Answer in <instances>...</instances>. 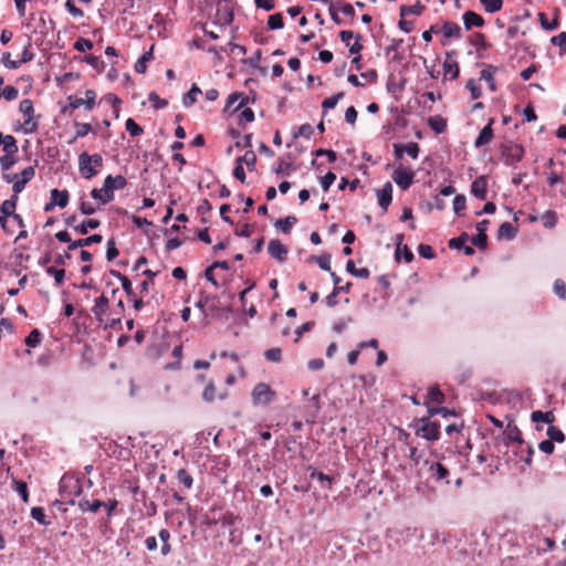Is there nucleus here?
Returning <instances> with one entry per match:
<instances>
[{"label": "nucleus", "mask_w": 566, "mask_h": 566, "mask_svg": "<svg viewBox=\"0 0 566 566\" xmlns=\"http://www.w3.org/2000/svg\"><path fill=\"white\" fill-rule=\"evenodd\" d=\"M428 413H429L430 418L436 415H441L444 418H447L449 416H454L453 410L447 409L444 407H428Z\"/></svg>", "instance_id": "338daca9"}, {"label": "nucleus", "mask_w": 566, "mask_h": 566, "mask_svg": "<svg viewBox=\"0 0 566 566\" xmlns=\"http://www.w3.org/2000/svg\"><path fill=\"white\" fill-rule=\"evenodd\" d=\"M238 101H240L239 105L234 108V112H238L240 111L242 107H244L247 104H249L251 102V98L249 97H245L243 95V93L241 92H234V93H231L227 101H226V106H224V112H227L231 105H233L234 103H237ZM255 98L253 97L252 102H254Z\"/></svg>", "instance_id": "ddd939ff"}, {"label": "nucleus", "mask_w": 566, "mask_h": 566, "mask_svg": "<svg viewBox=\"0 0 566 566\" xmlns=\"http://www.w3.org/2000/svg\"><path fill=\"white\" fill-rule=\"evenodd\" d=\"M40 340H41V333L39 329L34 328L31 331L29 336H27V338H24V344H27V347L35 348L40 344Z\"/></svg>", "instance_id": "603ef678"}, {"label": "nucleus", "mask_w": 566, "mask_h": 566, "mask_svg": "<svg viewBox=\"0 0 566 566\" xmlns=\"http://www.w3.org/2000/svg\"><path fill=\"white\" fill-rule=\"evenodd\" d=\"M126 130L132 136H139L144 133L143 127L130 117L126 120Z\"/></svg>", "instance_id": "052dcab7"}, {"label": "nucleus", "mask_w": 566, "mask_h": 566, "mask_svg": "<svg viewBox=\"0 0 566 566\" xmlns=\"http://www.w3.org/2000/svg\"><path fill=\"white\" fill-rule=\"evenodd\" d=\"M554 293L562 300H566V284L562 279H556L554 282Z\"/></svg>", "instance_id": "774afa93"}, {"label": "nucleus", "mask_w": 566, "mask_h": 566, "mask_svg": "<svg viewBox=\"0 0 566 566\" xmlns=\"http://www.w3.org/2000/svg\"><path fill=\"white\" fill-rule=\"evenodd\" d=\"M268 27L271 30H279L284 28L283 14L280 12L273 13L269 17Z\"/></svg>", "instance_id": "c03bdc74"}, {"label": "nucleus", "mask_w": 566, "mask_h": 566, "mask_svg": "<svg viewBox=\"0 0 566 566\" xmlns=\"http://www.w3.org/2000/svg\"><path fill=\"white\" fill-rule=\"evenodd\" d=\"M443 71L446 74L450 73V80H457L460 75L459 63L446 61L443 63Z\"/></svg>", "instance_id": "de8ad7c7"}, {"label": "nucleus", "mask_w": 566, "mask_h": 566, "mask_svg": "<svg viewBox=\"0 0 566 566\" xmlns=\"http://www.w3.org/2000/svg\"><path fill=\"white\" fill-rule=\"evenodd\" d=\"M465 206H467V200H465L464 195H457L455 198H453L452 209L457 216L462 214V212L465 210Z\"/></svg>", "instance_id": "8fccbe9b"}, {"label": "nucleus", "mask_w": 566, "mask_h": 566, "mask_svg": "<svg viewBox=\"0 0 566 566\" xmlns=\"http://www.w3.org/2000/svg\"><path fill=\"white\" fill-rule=\"evenodd\" d=\"M378 205L384 211H387L388 206L392 203V184L387 181L382 189L377 191Z\"/></svg>", "instance_id": "9b49d317"}, {"label": "nucleus", "mask_w": 566, "mask_h": 566, "mask_svg": "<svg viewBox=\"0 0 566 566\" xmlns=\"http://www.w3.org/2000/svg\"><path fill=\"white\" fill-rule=\"evenodd\" d=\"M93 46V42L84 38H80L75 43H73V49L81 53L92 50Z\"/></svg>", "instance_id": "6e6d98bb"}, {"label": "nucleus", "mask_w": 566, "mask_h": 566, "mask_svg": "<svg viewBox=\"0 0 566 566\" xmlns=\"http://www.w3.org/2000/svg\"><path fill=\"white\" fill-rule=\"evenodd\" d=\"M417 250L419 256L422 259L432 260L436 256L433 248L428 244H419Z\"/></svg>", "instance_id": "69168bd1"}, {"label": "nucleus", "mask_w": 566, "mask_h": 566, "mask_svg": "<svg viewBox=\"0 0 566 566\" xmlns=\"http://www.w3.org/2000/svg\"><path fill=\"white\" fill-rule=\"evenodd\" d=\"M492 125H493V119H491L490 123L479 132V135L474 143L475 147L479 148L483 145H488L491 143L493 135H494Z\"/></svg>", "instance_id": "f3484780"}, {"label": "nucleus", "mask_w": 566, "mask_h": 566, "mask_svg": "<svg viewBox=\"0 0 566 566\" xmlns=\"http://www.w3.org/2000/svg\"><path fill=\"white\" fill-rule=\"evenodd\" d=\"M468 240H469V234L463 232L459 237L451 238L448 242V247H449V249L461 250Z\"/></svg>", "instance_id": "49530a36"}, {"label": "nucleus", "mask_w": 566, "mask_h": 566, "mask_svg": "<svg viewBox=\"0 0 566 566\" xmlns=\"http://www.w3.org/2000/svg\"><path fill=\"white\" fill-rule=\"evenodd\" d=\"M199 94H202V91L196 84H193L188 91V93L185 94L182 97L184 107L188 108L192 106V104L197 101V96Z\"/></svg>", "instance_id": "473e14b6"}, {"label": "nucleus", "mask_w": 566, "mask_h": 566, "mask_svg": "<svg viewBox=\"0 0 566 566\" xmlns=\"http://www.w3.org/2000/svg\"><path fill=\"white\" fill-rule=\"evenodd\" d=\"M177 480H178L179 483H181L184 486H186L188 489H190L192 486V483H193V479L190 475V473L187 472L184 469H179L177 471Z\"/></svg>", "instance_id": "5fc2aeb1"}, {"label": "nucleus", "mask_w": 566, "mask_h": 566, "mask_svg": "<svg viewBox=\"0 0 566 566\" xmlns=\"http://www.w3.org/2000/svg\"><path fill=\"white\" fill-rule=\"evenodd\" d=\"M82 494V485L80 481L67 475H63L60 481V499H55L53 505L56 504H74V497Z\"/></svg>", "instance_id": "f03ea898"}, {"label": "nucleus", "mask_w": 566, "mask_h": 566, "mask_svg": "<svg viewBox=\"0 0 566 566\" xmlns=\"http://www.w3.org/2000/svg\"><path fill=\"white\" fill-rule=\"evenodd\" d=\"M0 146H2L4 154H18L19 151L18 143L13 135L0 133Z\"/></svg>", "instance_id": "a211bd4d"}, {"label": "nucleus", "mask_w": 566, "mask_h": 566, "mask_svg": "<svg viewBox=\"0 0 566 566\" xmlns=\"http://www.w3.org/2000/svg\"><path fill=\"white\" fill-rule=\"evenodd\" d=\"M75 128H76V135L73 139H71L69 142L70 145L75 143L77 140V138H82L93 132L92 125L87 124V123L75 122Z\"/></svg>", "instance_id": "c9c22d12"}, {"label": "nucleus", "mask_w": 566, "mask_h": 566, "mask_svg": "<svg viewBox=\"0 0 566 566\" xmlns=\"http://www.w3.org/2000/svg\"><path fill=\"white\" fill-rule=\"evenodd\" d=\"M19 111L24 117L34 116V106L32 99H21Z\"/></svg>", "instance_id": "09e8293b"}, {"label": "nucleus", "mask_w": 566, "mask_h": 566, "mask_svg": "<svg viewBox=\"0 0 566 566\" xmlns=\"http://www.w3.org/2000/svg\"><path fill=\"white\" fill-rule=\"evenodd\" d=\"M430 478L437 483H450L447 479L450 474L449 469L441 462H432L429 467Z\"/></svg>", "instance_id": "1a4fd4ad"}, {"label": "nucleus", "mask_w": 566, "mask_h": 566, "mask_svg": "<svg viewBox=\"0 0 566 566\" xmlns=\"http://www.w3.org/2000/svg\"><path fill=\"white\" fill-rule=\"evenodd\" d=\"M78 170L82 177L85 179H92L93 177H96L98 171L95 169L93 165L87 163V160H84L83 163V155L81 154L78 156Z\"/></svg>", "instance_id": "412c9836"}, {"label": "nucleus", "mask_w": 566, "mask_h": 566, "mask_svg": "<svg viewBox=\"0 0 566 566\" xmlns=\"http://www.w3.org/2000/svg\"><path fill=\"white\" fill-rule=\"evenodd\" d=\"M442 32L447 39L461 38V27L455 22H450V21L444 22L443 27H442Z\"/></svg>", "instance_id": "bb28decb"}, {"label": "nucleus", "mask_w": 566, "mask_h": 566, "mask_svg": "<svg viewBox=\"0 0 566 566\" xmlns=\"http://www.w3.org/2000/svg\"><path fill=\"white\" fill-rule=\"evenodd\" d=\"M297 222V217H286L285 219H276L274 221V228L277 231L290 233L292 227Z\"/></svg>", "instance_id": "a878e982"}, {"label": "nucleus", "mask_w": 566, "mask_h": 566, "mask_svg": "<svg viewBox=\"0 0 566 566\" xmlns=\"http://www.w3.org/2000/svg\"><path fill=\"white\" fill-rule=\"evenodd\" d=\"M31 516L34 518L41 526H49L51 522L48 520L45 512L42 507L34 506L31 509Z\"/></svg>", "instance_id": "4c0bfd02"}, {"label": "nucleus", "mask_w": 566, "mask_h": 566, "mask_svg": "<svg viewBox=\"0 0 566 566\" xmlns=\"http://www.w3.org/2000/svg\"><path fill=\"white\" fill-rule=\"evenodd\" d=\"M552 43L554 45L558 46L560 54H565L566 53V32L563 31V32L558 33L557 35L553 36Z\"/></svg>", "instance_id": "bf43d9fd"}, {"label": "nucleus", "mask_w": 566, "mask_h": 566, "mask_svg": "<svg viewBox=\"0 0 566 566\" xmlns=\"http://www.w3.org/2000/svg\"><path fill=\"white\" fill-rule=\"evenodd\" d=\"M546 436H547L548 441L558 442V443L565 441V436H564L563 431L558 427L553 426V424L547 427Z\"/></svg>", "instance_id": "f704fd0d"}, {"label": "nucleus", "mask_w": 566, "mask_h": 566, "mask_svg": "<svg viewBox=\"0 0 566 566\" xmlns=\"http://www.w3.org/2000/svg\"><path fill=\"white\" fill-rule=\"evenodd\" d=\"M343 97V93H337L329 98H325L322 102L323 111H329L336 107L338 101Z\"/></svg>", "instance_id": "e2e57ef3"}, {"label": "nucleus", "mask_w": 566, "mask_h": 566, "mask_svg": "<svg viewBox=\"0 0 566 566\" xmlns=\"http://www.w3.org/2000/svg\"><path fill=\"white\" fill-rule=\"evenodd\" d=\"M69 191L66 189L53 188L50 191V200L56 207L65 208L69 205Z\"/></svg>", "instance_id": "dca6fc26"}, {"label": "nucleus", "mask_w": 566, "mask_h": 566, "mask_svg": "<svg viewBox=\"0 0 566 566\" xmlns=\"http://www.w3.org/2000/svg\"><path fill=\"white\" fill-rule=\"evenodd\" d=\"M234 17L232 0H217V13H214L213 24L220 28L229 27Z\"/></svg>", "instance_id": "20e7f679"}, {"label": "nucleus", "mask_w": 566, "mask_h": 566, "mask_svg": "<svg viewBox=\"0 0 566 566\" xmlns=\"http://www.w3.org/2000/svg\"><path fill=\"white\" fill-rule=\"evenodd\" d=\"M172 356L176 359V361L166 364L165 369H167V370H175L180 367V360H181V356H182V346L181 345L175 346V348L172 349Z\"/></svg>", "instance_id": "a19ab883"}, {"label": "nucleus", "mask_w": 566, "mask_h": 566, "mask_svg": "<svg viewBox=\"0 0 566 566\" xmlns=\"http://www.w3.org/2000/svg\"><path fill=\"white\" fill-rule=\"evenodd\" d=\"M109 300L106 295L102 294L95 300L93 313L98 322H102V317L107 312Z\"/></svg>", "instance_id": "6ab92c4d"}, {"label": "nucleus", "mask_w": 566, "mask_h": 566, "mask_svg": "<svg viewBox=\"0 0 566 566\" xmlns=\"http://www.w3.org/2000/svg\"><path fill=\"white\" fill-rule=\"evenodd\" d=\"M307 470L310 471V478L312 480H316L319 483H326L325 488L327 490L332 489V485L334 483V478L333 476L327 475V474L323 473L322 471H319L317 469H314L312 467H310Z\"/></svg>", "instance_id": "4be33fe9"}, {"label": "nucleus", "mask_w": 566, "mask_h": 566, "mask_svg": "<svg viewBox=\"0 0 566 566\" xmlns=\"http://www.w3.org/2000/svg\"><path fill=\"white\" fill-rule=\"evenodd\" d=\"M334 4H336V9L339 10L345 15H348V17L355 15L354 7L350 3L342 1V0H336V1H334Z\"/></svg>", "instance_id": "680f3d73"}, {"label": "nucleus", "mask_w": 566, "mask_h": 566, "mask_svg": "<svg viewBox=\"0 0 566 566\" xmlns=\"http://www.w3.org/2000/svg\"><path fill=\"white\" fill-rule=\"evenodd\" d=\"M268 251L271 258L279 262H285L289 253V249L279 239L270 240Z\"/></svg>", "instance_id": "6e6552de"}, {"label": "nucleus", "mask_w": 566, "mask_h": 566, "mask_svg": "<svg viewBox=\"0 0 566 566\" xmlns=\"http://www.w3.org/2000/svg\"><path fill=\"white\" fill-rule=\"evenodd\" d=\"M504 437L510 442H516V443H518L521 446L524 443L521 430L513 422H510L506 426V428L504 430Z\"/></svg>", "instance_id": "aec40b11"}, {"label": "nucleus", "mask_w": 566, "mask_h": 566, "mask_svg": "<svg viewBox=\"0 0 566 566\" xmlns=\"http://www.w3.org/2000/svg\"><path fill=\"white\" fill-rule=\"evenodd\" d=\"M98 227H99L98 219H85L82 221L81 224L73 227V230H75V232H78L81 234H86L91 230H96Z\"/></svg>", "instance_id": "cd10ccee"}, {"label": "nucleus", "mask_w": 566, "mask_h": 566, "mask_svg": "<svg viewBox=\"0 0 566 566\" xmlns=\"http://www.w3.org/2000/svg\"><path fill=\"white\" fill-rule=\"evenodd\" d=\"M313 134V128L310 124H303L298 128H296V132L293 133V139H297L300 137H303L305 139H310Z\"/></svg>", "instance_id": "864d4df0"}, {"label": "nucleus", "mask_w": 566, "mask_h": 566, "mask_svg": "<svg viewBox=\"0 0 566 566\" xmlns=\"http://www.w3.org/2000/svg\"><path fill=\"white\" fill-rule=\"evenodd\" d=\"M427 399L431 402L443 403L446 400V396L442 392V390L439 389L438 385H433L428 390Z\"/></svg>", "instance_id": "72a5a7b5"}, {"label": "nucleus", "mask_w": 566, "mask_h": 566, "mask_svg": "<svg viewBox=\"0 0 566 566\" xmlns=\"http://www.w3.org/2000/svg\"><path fill=\"white\" fill-rule=\"evenodd\" d=\"M235 163H240V165L243 166V164L247 166L248 169L251 171L255 169L256 166V156L253 150H247L243 156L239 157Z\"/></svg>", "instance_id": "7c9ffc66"}, {"label": "nucleus", "mask_w": 566, "mask_h": 566, "mask_svg": "<svg viewBox=\"0 0 566 566\" xmlns=\"http://www.w3.org/2000/svg\"><path fill=\"white\" fill-rule=\"evenodd\" d=\"M275 397V392L266 382H259L254 386L252 391L253 403L256 406H268Z\"/></svg>", "instance_id": "39448f33"}, {"label": "nucleus", "mask_w": 566, "mask_h": 566, "mask_svg": "<svg viewBox=\"0 0 566 566\" xmlns=\"http://www.w3.org/2000/svg\"><path fill=\"white\" fill-rule=\"evenodd\" d=\"M103 506H104V502L98 499L93 500L92 502L83 499L78 502V509L82 513H85V512L96 513Z\"/></svg>", "instance_id": "b1692460"}, {"label": "nucleus", "mask_w": 566, "mask_h": 566, "mask_svg": "<svg viewBox=\"0 0 566 566\" xmlns=\"http://www.w3.org/2000/svg\"><path fill=\"white\" fill-rule=\"evenodd\" d=\"M413 178L415 172L401 166L398 167L391 175V179H394L396 185L402 190L410 189L411 185L413 184Z\"/></svg>", "instance_id": "0eeeda50"}, {"label": "nucleus", "mask_w": 566, "mask_h": 566, "mask_svg": "<svg viewBox=\"0 0 566 566\" xmlns=\"http://www.w3.org/2000/svg\"><path fill=\"white\" fill-rule=\"evenodd\" d=\"M13 488L15 492L19 494L20 499L24 503H28V501L30 500V495L28 494V484L23 481L14 480Z\"/></svg>", "instance_id": "79ce46f5"}, {"label": "nucleus", "mask_w": 566, "mask_h": 566, "mask_svg": "<svg viewBox=\"0 0 566 566\" xmlns=\"http://www.w3.org/2000/svg\"><path fill=\"white\" fill-rule=\"evenodd\" d=\"M496 71L495 67H493L492 65H490L488 69H484L480 72V80H483L486 82V84H489V87L492 92H494L496 90L495 87V82H494V77H493V73Z\"/></svg>", "instance_id": "e433bc0d"}, {"label": "nucleus", "mask_w": 566, "mask_h": 566, "mask_svg": "<svg viewBox=\"0 0 566 566\" xmlns=\"http://www.w3.org/2000/svg\"><path fill=\"white\" fill-rule=\"evenodd\" d=\"M148 101L151 103V106L156 109H164L167 106V101L161 99L156 92H150L148 94Z\"/></svg>", "instance_id": "0e129e2a"}, {"label": "nucleus", "mask_w": 566, "mask_h": 566, "mask_svg": "<svg viewBox=\"0 0 566 566\" xmlns=\"http://www.w3.org/2000/svg\"><path fill=\"white\" fill-rule=\"evenodd\" d=\"M426 10V7L420 3V1H417L413 6H405L402 4L399 9V13L401 18H405L409 14H416L419 15Z\"/></svg>", "instance_id": "c85d7f7f"}, {"label": "nucleus", "mask_w": 566, "mask_h": 566, "mask_svg": "<svg viewBox=\"0 0 566 566\" xmlns=\"http://www.w3.org/2000/svg\"><path fill=\"white\" fill-rule=\"evenodd\" d=\"M17 161V154H4L3 156H0V168L6 172L12 168Z\"/></svg>", "instance_id": "ea45409f"}, {"label": "nucleus", "mask_w": 566, "mask_h": 566, "mask_svg": "<svg viewBox=\"0 0 566 566\" xmlns=\"http://www.w3.org/2000/svg\"><path fill=\"white\" fill-rule=\"evenodd\" d=\"M428 125L436 134H442L446 132L447 120L441 115H433L429 117Z\"/></svg>", "instance_id": "5701e85b"}, {"label": "nucleus", "mask_w": 566, "mask_h": 566, "mask_svg": "<svg viewBox=\"0 0 566 566\" xmlns=\"http://www.w3.org/2000/svg\"><path fill=\"white\" fill-rule=\"evenodd\" d=\"M48 275L54 277V283L56 286H61L65 279V270L64 269H56L55 266H48L46 268Z\"/></svg>", "instance_id": "58836bf2"}, {"label": "nucleus", "mask_w": 566, "mask_h": 566, "mask_svg": "<svg viewBox=\"0 0 566 566\" xmlns=\"http://www.w3.org/2000/svg\"><path fill=\"white\" fill-rule=\"evenodd\" d=\"M538 19L541 27L545 30H555L558 28L559 23L557 19H554L553 21H547L546 14L544 12L538 13Z\"/></svg>", "instance_id": "4d7b16f0"}, {"label": "nucleus", "mask_w": 566, "mask_h": 566, "mask_svg": "<svg viewBox=\"0 0 566 566\" xmlns=\"http://www.w3.org/2000/svg\"><path fill=\"white\" fill-rule=\"evenodd\" d=\"M531 420L535 423H546L552 424L555 420L554 415L552 411H542V410H535L531 413Z\"/></svg>", "instance_id": "393cba45"}, {"label": "nucleus", "mask_w": 566, "mask_h": 566, "mask_svg": "<svg viewBox=\"0 0 566 566\" xmlns=\"http://www.w3.org/2000/svg\"><path fill=\"white\" fill-rule=\"evenodd\" d=\"M471 192L479 200H484L488 197V178L483 175L476 177L471 185Z\"/></svg>", "instance_id": "9d476101"}, {"label": "nucleus", "mask_w": 566, "mask_h": 566, "mask_svg": "<svg viewBox=\"0 0 566 566\" xmlns=\"http://www.w3.org/2000/svg\"><path fill=\"white\" fill-rule=\"evenodd\" d=\"M410 427L413 429L415 434L420 439L427 441H438L441 438V424L431 421L430 417L416 418Z\"/></svg>", "instance_id": "f257e3e1"}, {"label": "nucleus", "mask_w": 566, "mask_h": 566, "mask_svg": "<svg viewBox=\"0 0 566 566\" xmlns=\"http://www.w3.org/2000/svg\"><path fill=\"white\" fill-rule=\"evenodd\" d=\"M346 271L354 277L368 279L370 272L367 268L357 269L354 261L349 260L346 263Z\"/></svg>", "instance_id": "c756f323"}, {"label": "nucleus", "mask_w": 566, "mask_h": 566, "mask_svg": "<svg viewBox=\"0 0 566 566\" xmlns=\"http://www.w3.org/2000/svg\"><path fill=\"white\" fill-rule=\"evenodd\" d=\"M484 11L494 13L502 9V0H480Z\"/></svg>", "instance_id": "a18cd8bd"}, {"label": "nucleus", "mask_w": 566, "mask_h": 566, "mask_svg": "<svg viewBox=\"0 0 566 566\" xmlns=\"http://www.w3.org/2000/svg\"><path fill=\"white\" fill-rule=\"evenodd\" d=\"M543 226L545 229H553L557 223L556 212L547 210L542 216Z\"/></svg>", "instance_id": "3c124183"}, {"label": "nucleus", "mask_w": 566, "mask_h": 566, "mask_svg": "<svg viewBox=\"0 0 566 566\" xmlns=\"http://www.w3.org/2000/svg\"><path fill=\"white\" fill-rule=\"evenodd\" d=\"M500 155L502 161L505 163V165L513 166L516 163L523 160L525 149L522 144L507 142L505 144L500 145Z\"/></svg>", "instance_id": "7ed1b4c3"}, {"label": "nucleus", "mask_w": 566, "mask_h": 566, "mask_svg": "<svg viewBox=\"0 0 566 566\" xmlns=\"http://www.w3.org/2000/svg\"><path fill=\"white\" fill-rule=\"evenodd\" d=\"M153 59V51L151 49L143 54V56L138 57L137 61L134 64V71L137 73H145L147 70V62H149Z\"/></svg>", "instance_id": "2f4dec72"}, {"label": "nucleus", "mask_w": 566, "mask_h": 566, "mask_svg": "<svg viewBox=\"0 0 566 566\" xmlns=\"http://www.w3.org/2000/svg\"><path fill=\"white\" fill-rule=\"evenodd\" d=\"M463 25L467 30L473 28H482L484 24L483 18L475 11H467L462 15Z\"/></svg>", "instance_id": "f8f14e48"}, {"label": "nucleus", "mask_w": 566, "mask_h": 566, "mask_svg": "<svg viewBox=\"0 0 566 566\" xmlns=\"http://www.w3.org/2000/svg\"><path fill=\"white\" fill-rule=\"evenodd\" d=\"M102 242V235L99 233H93L92 235H88L83 239H78L76 241H73L69 245V250H75V249H84L86 247H92L93 244H97Z\"/></svg>", "instance_id": "4468645a"}, {"label": "nucleus", "mask_w": 566, "mask_h": 566, "mask_svg": "<svg viewBox=\"0 0 566 566\" xmlns=\"http://www.w3.org/2000/svg\"><path fill=\"white\" fill-rule=\"evenodd\" d=\"M103 186L106 187V196L108 200H114V191L117 189H125L127 180L123 175H108L104 178Z\"/></svg>", "instance_id": "423d86ee"}, {"label": "nucleus", "mask_w": 566, "mask_h": 566, "mask_svg": "<svg viewBox=\"0 0 566 566\" xmlns=\"http://www.w3.org/2000/svg\"><path fill=\"white\" fill-rule=\"evenodd\" d=\"M516 233L517 229L514 226H512L511 222L505 221L500 224L496 232V239L512 241L515 238Z\"/></svg>", "instance_id": "2eb2a0df"}, {"label": "nucleus", "mask_w": 566, "mask_h": 566, "mask_svg": "<svg viewBox=\"0 0 566 566\" xmlns=\"http://www.w3.org/2000/svg\"><path fill=\"white\" fill-rule=\"evenodd\" d=\"M336 180V175L332 171L326 172L322 177H319V184L324 191H327L333 186L334 181Z\"/></svg>", "instance_id": "13d9d810"}, {"label": "nucleus", "mask_w": 566, "mask_h": 566, "mask_svg": "<svg viewBox=\"0 0 566 566\" xmlns=\"http://www.w3.org/2000/svg\"><path fill=\"white\" fill-rule=\"evenodd\" d=\"M19 95L17 86H6L0 88V98L4 101H15Z\"/></svg>", "instance_id": "37998d69"}]
</instances>
